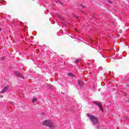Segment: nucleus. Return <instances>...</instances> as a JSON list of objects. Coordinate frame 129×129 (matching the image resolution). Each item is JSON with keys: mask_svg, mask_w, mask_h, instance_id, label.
<instances>
[{"mask_svg": "<svg viewBox=\"0 0 129 129\" xmlns=\"http://www.w3.org/2000/svg\"><path fill=\"white\" fill-rule=\"evenodd\" d=\"M79 61H80V60H79V59H77V60H76V63H78V62H79Z\"/></svg>", "mask_w": 129, "mask_h": 129, "instance_id": "6e6552de", "label": "nucleus"}, {"mask_svg": "<svg viewBox=\"0 0 129 129\" xmlns=\"http://www.w3.org/2000/svg\"><path fill=\"white\" fill-rule=\"evenodd\" d=\"M37 100V98L34 97V98H33V99H32V102H33V103H34V102H36Z\"/></svg>", "mask_w": 129, "mask_h": 129, "instance_id": "0eeeda50", "label": "nucleus"}, {"mask_svg": "<svg viewBox=\"0 0 129 129\" xmlns=\"http://www.w3.org/2000/svg\"><path fill=\"white\" fill-rule=\"evenodd\" d=\"M2 60L3 61H4V60H5V57H2Z\"/></svg>", "mask_w": 129, "mask_h": 129, "instance_id": "1a4fd4ad", "label": "nucleus"}, {"mask_svg": "<svg viewBox=\"0 0 129 129\" xmlns=\"http://www.w3.org/2000/svg\"><path fill=\"white\" fill-rule=\"evenodd\" d=\"M87 116L90 117L91 121L93 122V124H96L98 123V118L95 116L90 115V114H87Z\"/></svg>", "mask_w": 129, "mask_h": 129, "instance_id": "f03ea898", "label": "nucleus"}, {"mask_svg": "<svg viewBox=\"0 0 129 129\" xmlns=\"http://www.w3.org/2000/svg\"><path fill=\"white\" fill-rule=\"evenodd\" d=\"M1 28H0V31H1Z\"/></svg>", "mask_w": 129, "mask_h": 129, "instance_id": "f8f14e48", "label": "nucleus"}, {"mask_svg": "<svg viewBox=\"0 0 129 129\" xmlns=\"http://www.w3.org/2000/svg\"><path fill=\"white\" fill-rule=\"evenodd\" d=\"M96 105H98V106H99L100 110H101V111H103V108L102 107V106H101V103L100 102H97L96 103Z\"/></svg>", "mask_w": 129, "mask_h": 129, "instance_id": "20e7f679", "label": "nucleus"}, {"mask_svg": "<svg viewBox=\"0 0 129 129\" xmlns=\"http://www.w3.org/2000/svg\"><path fill=\"white\" fill-rule=\"evenodd\" d=\"M68 75H69V76H71L72 77H75V75H74L71 73H68Z\"/></svg>", "mask_w": 129, "mask_h": 129, "instance_id": "423d86ee", "label": "nucleus"}, {"mask_svg": "<svg viewBox=\"0 0 129 129\" xmlns=\"http://www.w3.org/2000/svg\"><path fill=\"white\" fill-rule=\"evenodd\" d=\"M10 103H11V104H13V102H11Z\"/></svg>", "mask_w": 129, "mask_h": 129, "instance_id": "9b49d317", "label": "nucleus"}, {"mask_svg": "<svg viewBox=\"0 0 129 129\" xmlns=\"http://www.w3.org/2000/svg\"><path fill=\"white\" fill-rule=\"evenodd\" d=\"M10 88V86L9 85H7L4 87V88L1 91V93H5L8 89Z\"/></svg>", "mask_w": 129, "mask_h": 129, "instance_id": "7ed1b4c3", "label": "nucleus"}, {"mask_svg": "<svg viewBox=\"0 0 129 129\" xmlns=\"http://www.w3.org/2000/svg\"><path fill=\"white\" fill-rule=\"evenodd\" d=\"M43 125H46V126H49L50 128L54 129L55 128V124L53 121L51 120H45L42 122Z\"/></svg>", "mask_w": 129, "mask_h": 129, "instance_id": "f257e3e1", "label": "nucleus"}, {"mask_svg": "<svg viewBox=\"0 0 129 129\" xmlns=\"http://www.w3.org/2000/svg\"><path fill=\"white\" fill-rule=\"evenodd\" d=\"M16 74L17 76H18V77H20V78H22L23 79H24V77L23 76V75H22V74H21V73H17Z\"/></svg>", "mask_w": 129, "mask_h": 129, "instance_id": "39448f33", "label": "nucleus"}, {"mask_svg": "<svg viewBox=\"0 0 129 129\" xmlns=\"http://www.w3.org/2000/svg\"><path fill=\"white\" fill-rule=\"evenodd\" d=\"M0 97L3 98V97H4V96L3 95H1Z\"/></svg>", "mask_w": 129, "mask_h": 129, "instance_id": "9d476101", "label": "nucleus"}]
</instances>
